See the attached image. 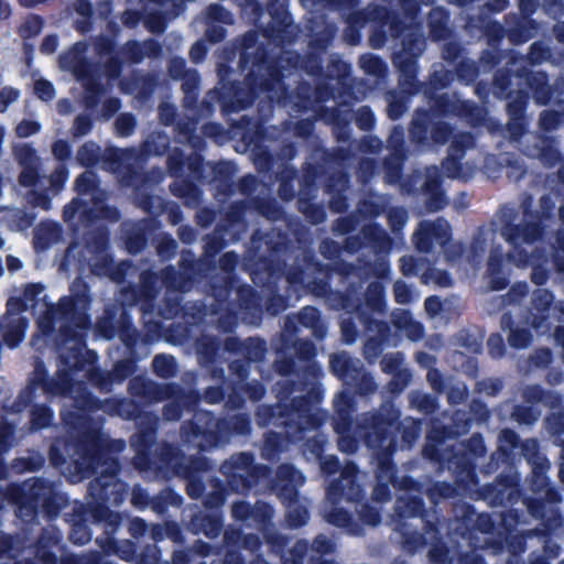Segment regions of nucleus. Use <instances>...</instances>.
I'll return each mask as SVG.
<instances>
[{
  "label": "nucleus",
  "instance_id": "f257e3e1",
  "mask_svg": "<svg viewBox=\"0 0 564 564\" xmlns=\"http://www.w3.org/2000/svg\"><path fill=\"white\" fill-rule=\"evenodd\" d=\"M91 303L90 286L80 276L70 283L69 295L62 296L57 303V315L63 324L55 335L54 345L59 369L70 371L72 377L99 359L95 350L87 349L84 334L91 327Z\"/></svg>",
  "mask_w": 564,
  "mask_h": 564
},
{
  "label": "nucleus",
  "instance_id": "f03ea898",
  "mask_svg": "<svg viewBox=\"0 0 564 564\" xmlns=\"http://www.w3.org/2000/svg\"><path fill=\"white\" fill-rule=\"evenodd\" d=\"M232 72L228 64L219 63L218 86L208 93L210 99L219 104L224 116L250 108L261 94L276 90L284 79L279 57L271 55L265 45L258 46L253 52L252 67L243 80L229 79Z\"/></svg>",
  "mask_w": 564,
  "mask_h": 564
},
{
  "label": "nucleus",
  "instance_id": "7ed1b4c3",
  "mask_svg": "<svg viewBox=\"0 0 564 564\" xmlns=\"http://www.w3.org/2000/svg\"><path fill=\"white\" fill-rule=\"evenodd\" d=\"M522 440L512 429H503L498 436V446L480 471L485 476L498 473L491 484L479 488V496L491 507L513 506L520 496V476L517 471V455Z\"/></svg>",
  "mask_w": 564,
  "mask_h": 564
},
{
  "label": "nucleus",
  "instance_id": "20e7f679",
  "mask_svg": "<svg viewBox=\"0 0 564 564\" xmlns=\"http://www.w3.org/2000/svg\"><path fill=\"white\" fill-rule=\"evenodd\" d=\"M74 421L69 423L82 430V435L73 440L75 452L79 457L78 467L93 475L99 469L112 470V462H116V470L121 469L119 458L116 456L126 448L123 440H111L106 437L97 426L90 427L87 416L73 415Z\"/></svg>",
  "mask_w": 564,
  "mask_h": 564
},
{
  "label": "nucleus",
  "instance_id": "39448f33",
  "mask_svg": "<svg viewBox=\"0 0 564 564\" xmlns=\"http://www.w3.org/2000/svg\"><path fill=\"white\" fill-rule=\"evenodd\" d=\"M131 397L142 400L145 404H154L167 400L162 408V417L167 422H177L184 410H192L202 402L197 389L186 390L176 382H156L142 375L134 376L128 384Z\"/></svg>",
  "mask_w": 564,
  "mask_h": 564
},
{
  "label": "nucleus",
  "instance_id": "423d86ee",
  "mask_svg": "<svg viewBox=\"0 0 564 564\" xmlns=\"http://www.w3.org/2000/svg\"><path fill=\"white\" fill-rule=\"evenodd\" d=\"M400 417V409L392 402H386L376 410L362 413L357 422L356 433L375 452L378 464L392 458L398 449Z\"/></svg>",
  "mask_w": 564,
  "mask_h": 564
},
{
  "label": "nucleus",
  "instance_id": "0eeeda50",
  "mask_svg": "<svg viewBox=\"0 0 564 564\" xmlns=\"http://www.w3.org/2000/svg\"><path fill=\"white\" fill-rule=\"evenodd\" d=\"M191 411L192 417L183 421L180 426L182 445L188 452L197 454L220 447L216 414L209 410L198 409V405Z\"/></svg>",
  "mask_w": 564,
  "mask_h": 564
},
{
  "label": "nucleus",
  "instance_id": "6e6552de",
  "mask_svg": "<svg viewBox=\"0 0 564 564\" xmlns=\"http://www.w3.org/2000/svg\"><path fill=\"white\" fill-rule=\"evenodd\" d=\"M219 470L225 476L230 490L237 494H248L271 471L269 466L257 464L251 452L232 454L223 462Z\"/></svg>",
  "mask_w": 564,
  "mask_h": 564
},
{
  "label": "nucleus",
  "instance_id": "1a4fd4ad",
  "mask_svg": "<svg viewBox=\"0 0 564 564\" xmlns=\"http://www.w3.org/2000/svg\"><path fill=\"white\" fill-rule=\"evenodd\" d=\"M408 130L409 139L416 148L430 149L447 144L455 129L449 122L434 117L432 110L416 108Z\"/></svg>",
  "mask_w": 564,
  "mask_h": 564
},
{
  "label": "nucleus",
  "instance_id": "9d476101",
  "mask_svg": "<svg viewBox=\"0 0 564 564\" xmlns=\"http://www.w3.org/2000/svg\"><path fill=\"white\" fill-rule=\"evenodd\" d=\"M69 517L72 525L68 539L73 544L84 545L93 538L89 523L99 527L102 530L101 534H105V529H107L109 520L111 518L119 519V512L110 508H104L102 506H87L86 503H80L74 507Z\"/></svg>",
  "mask_w": 564,
  "mask_h": 564
},
{
  "label": "nucleus",
  "instance_id": "9b49d317",
  "mask_svg": "<svg viewBox=\"0 0 564 564\" xmlns=\"http://www.w3.org/2000/svg\"><path fill=\"white\" fill-rule=\"evenodd\" d=\"M112 470L99 469L98 474L88 485V496L91 501L87 506H120L128 495L129 486L118 476L120 470H116L117 464L112 462Z\"/></svg>",
  "mask_w": 564,
  "mask_h": 564
},
{
  "label": "nucleus",
  "instance_id": "f8f14e48",
  "mask_svg": "<svg viewBox=\"0 0 564 564\" xmlns=\"http://www.w3.org/2000/svg\"><path fill=\"white\" fill-rule=\"evenodd\" d=\"M516 217L517 215L512 210L501 216L500 234L517 251L519 256V263L528 265L531 262L533 254L529 253L525 249L520 248V243H533L541 240L544 235V225L539 219L527 221L524 224H514Z\"/></svg>",
  "mask_w": 564,
  "mask_h": 564
},
{
  "label": "nucleus",
  "instance_id": "ddd939ff",
  "mask_svg": "<svg viewBox=\"0 0 564 564\" xmlns=\"http://www.w3.org/2000/svg\"><path fill=\"white\" fill-rule=\"evenodd\" d=\"M305 391L304 394L294 397L290 403H286L291 431L294 435L322 425V419L314 412V406L322 401L323 390L315 381Z\"/></svg>",
  "mask_w": 564,
  "mask_h": 564
},
{
  "label": "nucleus",
  "instance_id": "4468645a",
  "mask_svg": "<svg viewBox=\"0 0 564 564\" xmlns=\"http://www.w3.org/2000/svg\"><path fill=\"white\" fill-rule=\"evenodd\" d=\"M177 264L178 270L169 264L160 272L159 280L167 291L184 293L191 291L195 282L206 279L195 265L192 250H182Z\"/></svg>",
  "mask_w": 564,
  "mask_h": 564
},
{
  "label": "nucleus",
  "instance_id": "2eb2a0df",
  "mask_svg": "<svg viewBox=\"0 0 564 564\" xmlns=\"http://www.w3.org/2000/svg\"><path fill=\"white\" fill-rule=\"evenodd\" d=\"M267 11L270 21L262 29V35L275 46L290 45L296 40L294 21L288 10L286 0H269Z\"/></svg>",
  "mask_w": 564,
  "mask_h": 564
},
{
  "label": "nucleus",
  "instance_id": "dca6fc26",
  "mask_svg": "<svg viewBox=\"0 0 564 564\" xmlns=\"http://www.w3.org/2000/svg\"><path fill=\"white\" fill-rule=\"evenodd\" d=\"M51 485L52 481L44 478H34L23 484L11 482L6 488V497L19 505L22 512L34 517L39 513Z\"/></svg>",
  "mask_w": 564,
  "mask_h": 564
},
{
  "label": "nucleus",
  "instance_id": "f3484780",
  "mask_svg": "<svg viewBox=\"0 0 564 564\" xmlns=\"http://www.w3.org/2000/svg\"><path fill=\"white\" fill-rule=\"evenodd\" d=\"M332 270L340 275L345 281L350 278H356L358 281H350L347 283L345 291H336L334 296L338 300V308L352 312L358 310L362 304V271L361 265H356L345 260L336 261Z\"/></svg>",
  "mask_w": 564,
  "mask_h": 564
},
{
  "label": "nucleus",
  "instance_id": "a211bd4d",
  "mask_svg": "<svg viewBox=\"0 0 564 564\" xmlns=\"http://www.w3.org/2000/svg\"><path fill=\"white\" fill-rule=\"evenodd\" d=\"M290 242L288 234L281 229L264 232L258 228L251 235V250L268 269L289 250Z\"/></svg>",
  "mask_w": 564,
  "mask_h": 564
},
{
  "label": "nucleus",
  "instance_id": "6ab92c4d",
  "mask_svg": "<svg viewBox=\"0 0 564 564\" xmlns=\"http://www.w3.org/2000/svg\"><path fill=\"white\" fill-rule=\"evenodd\" d=\"M106 400H101L98 397H96L91 391H89L86 387L79 386L73 397V409L67 410L65 412L61 413L62 421L64 425L66 426L68 433L75 440L76 435H82V430L75 427L73 424H70V421H74L73 415H83L87 416L90 421V427H95L94 420L91 417V414L97 411H104L106 409Z\"/></svg>",
  "mask_w": 564,
  "mask_h": 564
},
{
  "label": "nucleus",
  "instance_id": "aec40b11",
  "mask_svg": "<svg viewBox=\"0 0 564 564\" xmlns=\"http://www.w3.org/2000/svg\"><path fill=\"white\" fill-rule=\"evenodd\" d=\"M124 525V516L119 512V519H110L105 534L97 536L96 542L108 555H117L120 560L130 562L135 560L138 545L131 540H119L116 535Z\"/></svg>",
  "mask_w": 564,
  "mask_h": 564
},
{
  "label": "nucleus",
  "instance_id": "412c9836",
  "mask_svg": "<svg viewBox=\"0 0 564 564\" xmlns=\"http://www.w3.org/2000/svg\"><path fill=\"white\" fill-rule=\"evenodd\" d=\"M147 333L141 335V333L134 327L131 316L128 312L122 311L118 321V332L120 341L126 348V355H134L138 354V345L139 343L151 344L153 341V336H159L161 332V323L158 321H151L145 323Z\"/></svg>",
  "mask_w": 564,
  "mask_h": 564
},
{
  "label": "nucleus",
  "instance_id": "4be33fe9",
  "mask_svg": "<svg viewBox=\"0 0 564 564\" xmlns=\"http://www.w3.org/2000/svg\"><path fill=\"white\" fill-rule=\"evenodd\" d=\"M184 455L181 449L169 442L159 444L154 454H151V468L139 470L155 478L178 476Z\"/></svg>",
  "mask_w": 564,
  "mask_h": 564
},
{
  "label": "nucleus",
  "instance_id": "5701e85b",
  "mask_svg": "<svg viewBox=\"0 0 564 564\" xmlns=\"http://www.w3.org/2000/svg\"><path fill=\"white\" fill-rule=\"evenodd\" d=\"M357 474V465L349 463L341 471V478L330 482L327 488V497L333 503H339L341 500L359 501L362 498L364 490L356 480Z\"/></svg>",
  "mask_w": 564,
  "mask_h": 564
},
{
  "label": "nucleus",
  "instance_id": "b1692460",
  "mask_svg": "<svg viewBox=\"0 0 564 564\" xmlns=\"http://www.w3.org/2000/svg\"><path fill=\"white\" fill-rule=\"evenodd\" d=\"M508 99L506 107L508 115L507 130L512 140L519 141L528 131L527 109L530 96L527 90L520 89L514 97Z\"/></svg>",
  "mask_w": 564,
  "mask_h": 564
},
{
  "label": "nucleus",
  "instance_id": "393cba45",
  "mask_svg": "<svg viewBox=\"0 0 564 564\" xmlns=\"http://www.w3.org/2000/svg\"><path fill=\"white\" fill-rule=\"evenodd\" d=\"M235 308L241 314L245 323L260 325L263 318V305L260 293L249 284L236 289Z\"/></svg>",
  "mask_w": 564,
  "mask_h": 564
},
{
  "label": "nucleus",
  "instance_id": "a878e982",
  "mask_svg": "<svg viewBox=\"0 0 564 564\" xmlns=\"http://www.w3.org/2000/svg\"><path fill=\"white\" fill-rule=\"evenodd\" d=\"M392 64L399 73V86L402 91L409 96L421 93L422 82L417 79L419 57L415 54L394 52Z\"/></svg>",
  "mask_w": 564,
  "mask_h": 564
},
{
  "label": "nucleus",
  "instance_id": "bb28decb",
  "mask_svg": "<svg viewBox=\"0 0 564 564\" xmlns=\"http://www.w3.org/2000/svg\"><path fill=\"white\" fill-rule=\"evenodd\" d=\"M156 441V426L153 423L141 425L130 437V445L134 448L133 465L138 470L151 468L152 447Z\"/></svg>",
  "mask_w": 564,
  "mask_h": 564
},
{
  "label": "nucleus",
  "instance_id": "cd10ccee",
  "mask_svg": "<svg viewBox=\"0 0 564 564\" xmlns=\"http://www.w3.org/2000/svg\"><path fill=\"white\" fill-rule=\"evenodd\" d=\"M220 446L228 444L234 437H249L252 433L251 415L247 412L216 416Z\"/></svg>",
  "mask_w": 564,
  "mask_h": 564
},
{
  "label": "nucleus",
  "instance_id": "c85d7f7f",
  "mask_svg": "<svg viewBox=\"0 0 564 564\" xmlns=\"http://www.w3.org/2000/svg\"><path fill=\"white\" fill-rule=\"evenodd\" d=\"M293 352L296 361L302 365V368H300V378L304 380L302 383L318 381L323 377V369L316 361L317 349L312 340L297 339Z\"/></svg>",
  "mask_w": 564,
  "mask_h": 564
},
{
  "label": "nucleus",
  "instance_id": "c756f323",
  "mask_svg": "<svg viewBox=\"0 0 564 564\" xmlns=\"http://www.w3.org/2000/svg\"><path fill=\"white\" fill-rule=\"evenodd\" d=\"M511 269L506 261V257L500 246L490 250L485 278L490 291H502L510 284Z\"/></svg>",
  "mask_w": 564,
  "mask_h": 564
},
{
  "label": "nucleus",
  "instance_id": "7c9ffc66",
  "mask_svg": "<svg viewBox=\"0 0 564 564\" xmlns=\"http://www.w3.org/2000/svg\"><path fill=\"white\" fill-rule=\"evenodd\" d=\"M224 349L230 354L241 355L249 364L263 361L268 352L267 341L259 337L240 339L237 336H229L224 340Z\"/></svg>",
  "mask_w": 564,
  "mask_h": 564
},
{
  "label": "nucleus",
  "instance_id": "2f4dec72",
  "mask_svg": "<svg viewBox=\"0 0 564 564\" xmlns=\"http://www.w3.org/2000/svg\"><path fill=\"white\" fill-rule=\"evenodd\" d=\"M516 76L520 79H524L536 105L546 106L551 102L554 90L549 83V75L546 72H534L525 67H521L516 72Z\"/></svg>",
  "mask_w": 564,
  "mask_h": 564
},
{
  "label": "nucleus",
  "instance_id": "473e14b6",
  "mask_svg": "<svg viewBox=\"0 0 564 564\" xmlns=\"http://www.w3.org/2000/svg\"><path fill=\"white\" fill-rule=\"evenodd\" d=\"M356 400L347 390L339 391L334 398L333 427L336 433L351 432Z\"/></svg>",
  "mask_w": 564,
  "mask_h": 564
},
{
  "label": "nucleus",
  "instance_id": "72a5a7b5",
  "mask_svg": "<svg viewBox=\"0 0 564 564\" xmlns=\"http://www.w3.org/2000/svg\"><path fill=\"white\" fill-rule=\"evenodd\" d=\"M256 423L259 427L270 425L284 430L286 435H294L291 431V423L286 412V403L260 404L254 411Z\"/></svg>",
  "mask_w": 564,
  "mask_h": 564
},
{
  "label": "nucleus",
  "instance_id": "f704fd0d",
  "mask_svg": "<svg viewBox=\"0 0 564 564\" xmlns=\"http://www.w3.org/2000/svg\"><path fill=\"white\" fill-rule=\"evenodd\" d=\"M448 469L452 471L455 482L459 486H478L477 460L458 451L453 452L448 458Z\"/></svg>",
  "mask_w": 564,
  "mask_h": 564
},
{
  "label": "nucleus",
  "instance_id": "c9c22d12",
  "mask_svg": "<svg viewBox=\"0 0 564 564\" xmlns=\"http://www.w3.org/2000/svg\"><path fill=\"white\" fill-rule=\"evenodd\" d=\"M187 528L194 534H204L214 540L224 531V516L221 511L199 510L191 517Z\"/></svg>",
  "mask_w": 564,
  "mask_h": 564
},
{
  "label": "nucleus",
  "instance_id": "e433bc0d",
  "mask_svg": "<svg viewBox=\"0 0 564 564\" xmlns=\"http://www.w3.org/2000/svg\"><path fill=\"white\" fill-rule=\"evenodd\" d=\"M376 477L381 479H388L397 490L413 491L423 494L424 485L409 475L399 477V470L393 462V457L377 464Z\"/></svg>",
  "mask_w": 564,
  "mask_h": 564
},
{
  "label": "nucleus",
  "instance_id": "4c0bfd02",
  "mask_svg": "<svg viewBox=\"0 0 564 564\" xmlns=\"http://www.w3.org/2000/svg\"><path fill=\"white\" fill-rule=\"evenodd\" d=\"M219 227L220 226H217L216 231L219 230ZM226 246L227 241L223 235L214 232L205 236L203 254L198 259L194 256L195 265L205 278L216 270V257L226 248Z\"/></svg>",
  "mask_w": 564,
  "mask_h": 564
},
{
  "label": "nucleus",
  "instance_id": "58836bf2",
  "mask_svg": "<svg viewBox=\"0 0 564 564\" xmlns=\"http://www.w3.org/2000/svg\"><path fill=\"white\" fill-rule=\"evenodd\" d=\"M554 294L547 289H536L532 293L530 315L531 326L541 329L546 326L553 310Z\"/></svg>",
  "mask_w": 564,
  "mask_h": 564
},
{
  "label": "nucleus",
  "instance_id": "ea45409f",
  "mask_svg": "<svg viewBox=\"0 0 564 564\" xmlns=\"http://www.w3.org/2000/svg\"><path fill=\"white\" fill-rule=\"evenodd\" d=\"M235 275H216L208 283L209 294L214 299L212 304V313L216 314L224 306H234L235 302L230 300L231 293L236 286Z\"/></svg>",
  "mask_w": 564,
  "mask_h": 564
},
{
  "label": "nucleus",
  "instance_id": "a19ab883",
  "mask_svg": "<svg viewBox=\"0 0 564 564\" xmlns=\"http://www.w3.org/2000/svg\"><path fill=\"white\" fill-rule=\"evenodd\" d=\"M427 516L425 502L420 496H400L393 507V521L395 524L409 523L413 518L424 519Z\"/></svg>",
  "mask_w": 564,
  "mask_h": 564
},
{
  "label": "nucleus",
  "instance_id": "79ce46f5",
  "mask_svg": "<svg viewBox=\"0 0 564 564\" xmlns=\"http://www.w3.org/2000/svg\"><path fill=\"white\" fill-rule=\"evenodd\" d=\"M105 405V413L126 421H135L147 414L143 405L132 398H108Z\"/></svg>",
  "mask_w": 564,
  "mask_h": 564
},
{
  "label": "nucleus",
  "instance_id": "37998d69",
  "mask_svg": "<svg viewBox=\"0 0 564 564\" xmlns=\"http://www.w3.org/2000/svg\"><path fill=\"white\" fill-rule=\"evenodd\" d=\"M470 28L478 29L482 36L486 39L487 44L491 48L501 47L503 39L508 37V29L500 22L491 20L486 15H479L476 19H470Z\"/></svg>",
  "mask_w": 564,
  "mask_h": 564
},
{
  "label": "nucleus",
  "instance_id": "c03bdc74",
  "mask_svg": "<svg viewBox=\"0 0 564 564\" xmlns=\"http://www.w3.org/2000/svg\"><path fill=\"white\" fill-rule=\"evenodd\" d=\"M237 167L232 162L220 161L213 166V182L218 194L230 197L236 192L234 181Z\"/></svg>",
  "mask_w": 564,
  "mask_h": 564
},
{
  "label": "nucleus",
  "instance_id": "a18cd8bd",
  "mask_svg": "<svg viewBox=\"0 0 564 564\" xmlns=\"http://www.w3.org/2000/svg\"><path fill=\"white\" fill-rule=\"evenodd\" d=\"M159 274L152 270H145L140 274L138 291L143 300V316L153 314L155 310V301L159 295Z\"/></svg>",
  "mask_w": 564,
  "mask_h": 564
},
{
  "label": "nucleus",
  "instance_id": "49530a36",
  "mask_svg": "<svg viewBox=\"0 0 564 564\" xmlns=\"http://www.w3.org/2000/svg\"><path fill=\"white\" fill-rule=\"evenodd\" d=\"M360 360L352 358L347 352H338L330 356L329 368L334 376L346 384L350 379H356L361 367Z\"/></svg>",
  "mask_w": 564,
  "mask_h": 564
},
{
  "label": "nucleus",
  "instance_id": "de8ad7c7",
  "mask_svg": "<svg viewBox=\"0 0 564 564\" xmlns=\"http://www.w3.org/2000/svg\"><path fill=\"white\" fill-rule=\"evenodd\" d=\"M508 40L514 46L521 45L535 36L539 23L532 18H519L513 15V23L507 20Z\"/></svg>",
  "mask_w": 564,
  "mask_h": 564
},
{
  "label": "nucleus",
  "instance_id": "09e8293b",
  "mask_svg": "<svg viewBox=\"0 0 564 564\" xmlns=\"http://www.w3.org/2000/svg\"><path fill=\"white\" fill-rule=\"evenodd\" d=\"M171 193L183 200L186 207L196 208L202 203L203 193L189 177H182L170 185Z\"/></svg>",
  "mask_w": 564,
  "mask_h": 564
},
{
  "label": "nucleus",
  "instance_id": "8fccbe9b",
  "mask_svg": "<svg viewBox=\"0 0 564 564\" xmlns=\"http://www.w3.org/2000/svg\"><path fill=\"white\" fill-rule=\"evenodd\" d=\"M449 12L443 7H435L427 18L429 34L432 41L440 42L451 35L448 26Z\"/></svg>",
  "mask_w": 564,
  "mask_h": 564
},
{
  "label": "nucleus",
  "instance_id": "3c124183",
  "mask_svg": "<svg viewBox=\"0 0 564 564\" xmlns=\"http://www.w3.org/2000/svg\"><path fill=\"white\" fill-rule=\"evenodd\" d=\"M296 319L300 325L311 329L316 339L322 340L326 337L327 326L322 318L319 310L315 306L307 305L302 307L296 315Z\"/></svg>",
  "mask_w": 564,
  "mask_h": 564
},
{
  "label": "nucleus",
  "instance_id": "603ef678",
  "mask_svg": "<svg viewBox=\"0 0 564 564\" xmlns=\"http://www.w3.org/2000/svg\"><path fill=\"white\" fill-rule=\"evenodd\" d=\"M74 386L70 371L58 368L53 377H48L42 390L47 397H66L73 392Z\"/></svg>",
  "mask_w": 564,
  "mask_h": 564
},
{
  "label": "nucleus",
  "instance_id": "864d4df0",
  "mask_svg": "<svg viewBox=\"0 0 564 564\" xmlns=\"http://www.w3.org/2000/svg\"><path fill=\"white\" fill-rule=\"evenodd\" d=\"M149 235L150 229L147 219L134 224L130 229L126 230L123 239L128 252L131 254L142 252L148 246Z\"/></svg>",
  "mask_w": 564,
  "mask_h": 564
},
{
  "label": "nucleus",
  "instance_id": "5fc2aeb1",
  "mask_svg": "<svg viewBox=\"0 0 564 564\" xmlns=\"http://www.w3.org/2000/svg\"><path fill=\"white\" fill-rule=\"evenodd\" d=\"M325 167L319 163L305 162L302 165V176L299 180L297 195H317V181L324 174Z\"/></svg>",
  "mask_w": 564,
  "mask_h": 564
},
{
  "label": "nucleus",
  "instance_id": "6e6d98bb",
  "mask_svg": "<svg viewBox=\"0 0 564 564\" xmlns=\"http://www.w3.org/2000/svg\"><path fill=\"white\" fill-rule=\"evenodd\" d=\"M454 79V72L441 65L438 68H434L430 73L427 82H422L421 93H423L425 97L433 96L440 90L449 87Z\"/></svg>",
  "mask_w": 564,
  "mask_h": 564
},
{
  "label": "nucleus",
  "instance_id": "4d7b16f0",
  "mask_svg": "<svg viewBox=\"0 0 564 564\" xmlns=\"http://www.w3.org/2000/svg\"><path fill=\"white\" fill-rule=\"evenodd\" d=\"M54 410L45 403H35L29 411V431L36 433L48 429L54 423Z\"/></svg>",
  "mask_w": 564,
  "mask_h": 564
},
{
  "label": "nucleus",
  "instance_id": "13d9d810",
  "mask_svg": "<svg viewBox=\"0 0 564 564\" xmlns=\"http://www.w3.org/2000/svg\"><path fill=\"white\" fill-rule=\"evenodd\" d=\"M317 195H297V209L312 225H321L326 220L323 205L314 203Z\"/></svg>",
  "mask_w": 564,
  "mask_h": 564
},
{
  "label": "nucleus",
  "instance_id": "bf43d9fd",
  "mask_svg": "<svg viewBox=\"0 0 564 564\" xmlns=\"http://www.w3.org/2000/svg\"><path fill=\"white\" fill-rule=\"evenodd\" d=\"M486 113V109L476 102L458 98L454 117L466 120L473 127H479L485 122Z\"/></svg>",
  "mask_w": 564,
  "mask_h": 564
},
{
  "label": "nucleus",
  "instance_id": "052dcab7",
  "mask_svg": "<svg viewBox=\"0 0 564 564\" xmlns=\"http://www.w3.org/2000/svg\"><path fill=\"white\" fill-rule=\"evenodd\" d=\"M424 494L433 508H437L442 502L449 499H456L459 496L457 487L447 481H433L424 490Z\"/></svg>",
  "mask_w": 564,
  "mask_h": 564
},
{
  "label": "nucleus",
  "instance_id": "680f3d73",
  "mask_svg": "<svg viewBox=\"0 0 564 564\" xmlns=\"http://www.w3.org/2000/svg\"><path fill=\"white\" fill-rule=\"evenodd\" d=\"M326 521L337 528L345 529L352 535H360L362 528L356 522L351 513L345 508L334 507L325 514Z\"/></svg>",
  "mask_w": 564,
  "mask_h": 564
},
{
  "label": "nucleus",
  "instance_id": "e2e57ef3",
  "mask_svg": "<svg viewBox=\"0 0 564 564\" xmlns=\"http://www.w3.org/2000/svg\"><path fill=\"white\" fill-rule=\"evenodd\" d=\"M394 530L400 533L402 545L409 553L414 554L429 544L425 534L417 530H411L409 523L395 524Z\"/></svg>",
  "mask_w": 564,
  "mask_h": 564
},
{
  "label": "nucleus",
  "instance_id": "0e129e2a",
  "mask_svg": "<svg viewBox=\"0 0 564 564\" xmlns=\"http://www.w3.org/2000/svg\"><path fill=\"white\" fill-rule=\"evenodd\" d=\"M296 63L295 66L303 70L311 77L322 79L324 75V58L323 56L314 51H307L305 54H295Z\"/></svg>",
  "mask_w": 564,
  "mask_h": 564
},
{
  "label": "nucleus",
  "instance_id": "69168bd1",
  "mask_svg": "<svg viewBox=\"0 0 564 564\" xmlns=\"http://www.w3.org/2000/svg\"><path fill=\"white\" fill-rule=\"evenodd\" d=\"M423 420L406 416L400 419L398 435L400 434L401 448L410 449L419 440L422 433Z\"/></svg>",
  "mask_w": 564,
  "mask_h": 564
},
{
  "label": "nucleus",
  "instance_id": "338daca9",
  "mask_svg": "<svg viewBox=\"0 0 564 564\" xmlns=\"http://www.w3.org/2000/svg\"><path fill=\"white\" fill-rule=\"evenodd\" d=\"M183 505V497L178 495L174 489L166 487L162 489L158 495L151 497L150 507L152 511L159 516H164L169 507L181 508Z\"/></svg>",
  "mask_w": 564,
  "mask_h": 564
},
{
  "label": "nucleus",
  "instance_id": "774afa93",
  "mask_svg": "<svg viewBox=\"0 0 564 564\" xmlns=\"http://www.w3.org/2000/svg\"><path fill=\"white\" fill-rule=\"evenodd\" d=\"M212 490L204 497V507L210 511H220L219 509L226 501L228 495V485L218 477L209 479Z\"/></svg>",
  "mask_w": 564,
  "mask_h": 564
}]
</instances>
